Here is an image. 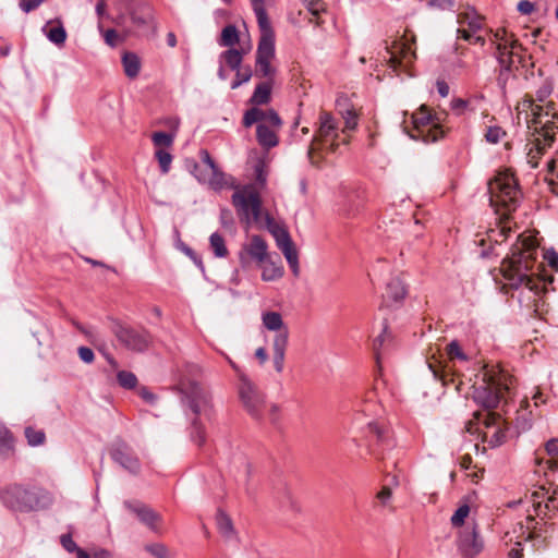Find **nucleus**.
<instances>
[{"mask_svg":"<svg viewBox=\"0 0 558 558\" xmlns=\"http://www.w3.org/2000/svg\"><path fill=\"white\" fill-rule=\"evenodd\" d=\"M117 379L120 386L126 389H132L137 384L136 376L133 373L126 371H120L117 375Z\"/></svg>","mask_w":558,"mask_h":558,"instance_id":"nucleus-45","label":"nucleus"},{"mask_svg":"<svg viewBox=\"0 0 558 558\" xmlns=\"http://www.w3.org/2000/svg\"><path fill=\"white\" fill-rule=\"evenodd\" d=\"M457 547L464 558H475L484 549V539L480 535L477 524L472 522L458 531Z\"/></svg>","mask_w":558,"mask_h":558,"instance_id":"nucleus-18","label":"nucleus"},{"mask_svg":"<svg viewBox=\"0 0 558 558\" xmlns=\"http://www.w3.org/2000/svg\"><path fill=\"white\" fill-rule=\"evenodd\" d=\"M271 97V85L268 82L262 83L256 86L251 102L255 106L266 105L270 101Z\"/></svg>","mask_w":558,"mask_h":558,"instance_id":"nucleus-31","label":"nucleus"},{"mask_svg":"<svg viewBox=\"0 0 558 558\" xmlns=\"http://www.w3.org/2000/svg\"><path fill=\"white\" fill-rule=\"evenodd\" d=\"M530 502L533 507V513L536 517L541 514L545 517L548 512L558 508V495L553 494L547 496V492L542 488L531 495Z\"/></svg>","mask_w":558,"mask_h":558,"instance_id":"nucleus-22","label":"nucleus"},{"mask_svg":"<svg viewBox=\"0 0 558 558\" xmlns=\"http://www.w3.org/2000/svg\"><path fill=\"white\" fill-rule=\"evenodd\" d=\"M483 441L490 447H497L505 441L504 421L493 412L483 414V428L480 430Z\"/></svg>","mask_w":558,"mask_h":558,"instance_id":"nucleus-20","label":"nucleus"},{"mask_svg":"<svg viewBox=\"0 0 558 558\" xmlns=\"http://www.w3.org/2000/svg\"><path fill=\"white\" fill-rule=\"evenodd\" d=\"M146 549L157 558H167V548L161 544L149 545Z\"/></svg>","mask_w":558,"mask_h":558,"instance_id":"nucleus-54","label":"nucleus"},{"mask_svg":"<svg viewBox=\"0 0 558 558\" xmlns=\"http://www.w3.org/2000/svg\"><path fill=\"white\" fill-rule=\"evenodd\" d=\"M306 9L312 15L310 22L319 26L323 24L320 15L326 12V5L322 0H311L306 3Z\"/></svg>","mask_w":558,"mask_h":558,"instance_id":"nucleus-33","label":"nucleus"},{"mask_svg":"<svg viewBox=\"0 0 558 558\" xmlns=\"http://www.w3.org/2000/svg\"><path fill=\"white\" fill-rule=\"evenodd\" d=\"M537 247L532 233L523 232L518 236L511 254L500 265L502 277L511 288H526L536 295L544 290V282L535 271Z\"/></svg>","mask_w":558,"mask_h":558,"instance_id":"nucleus-1","label":"nucleus"},{"mask_svg":"<svg viewBox=\"0 0 558 558\" xmlns=\"http://www.w3.org/2000/svg\"><path fill=\"white\" fill-rule=\"evenodd\" d=\"M195 432L193 434L194 440L197 442V445L202 446L205 442V432L204 429L197 425L196 422L193 423Z\"/></svg>","mask_w":558,"mask_h":558,"instance_id":"nucleus-63","label":"nucleus"},{"mask_svg":"<svg viewBox=\"0 0 558 558\" xmlns=\"http://www.w3.org/2000/svg\"><path fill=\"white\" fill-rule=\"evenodd\" d=\"M284 255L293 275L298 277L300 275L299 254L294 244H290L280 250Z\"/></svg>","mask_w":558,"mask_h":558,"instance_id":"nucleus-34","label":"nucleus"},{"mask_svg":"<svg viewBox=\"0 0 558 558\" xmlns=\"http://www.w3.org/2000/svg\"><path fill=\"white\" fill-rule=\"evenodd\" d=\"M209 242L215 256L223 258L229 254L225 239L219 233H213L209 238Z\"/></svg>","mask_w":558,"mask_h":558,"instance_id":"nucleus-39","label":"nucleus"},{"mask_svg":"<svg viewBox=\"0 0 558 558\" xmlns=\"http://www.w3.org/2000/svg\"><path fill=\"white\" fill-rule=\"evenodd\" d=\"M240 40L239 32L234 25L226 26L221 32L220 45L233 47Z\"/></svg>","mask_w":558,"mask_h":558,"instance_id":"nucleus-36","label":"nucleus"},{"mask_svg":"<svg viewBox=\"0 0 558 558\" xmlns=\"http://www.w3.org/2000/svg\"><path fill=\"white\" fill-rule=\"evenodd\" d=\"M217 525L219 531L225 536H230L233 533V525L231 519L223 512L218 513L217 515Z\"/></svg>","mask_w":558,"mask_h":558,"instance_id":"nucleus-46","label":"nucleus"},{"mask_svg":"<svg viewBox=\"0 0 558 558\" xmlns=\"http://www.w3.org/2000/svg\"><path fill=\"white\" fill-rule=\"evenodd\" d=\"M113 459L126 470L135 473L140 469L137 458H135L128 448H118L112 453Z\"/></svg>","mask_w":558,"mask_h":558,"instance_id":"nucleus-28","label":"nucleus"},{"mask_svg":"<svg viewBox=\"0 0 558 558\" xmlns=\"http://www.w3.org/2000/svg\"><path fill=\"white\" fill-rule=\"evenodd\" d=\"M414 35L405 32L398 40L387 48L389 66L397 71L398 68H408L415 59Z\"/></svg>","mask_w":558,"mask_h":558,"instance_id":"nucleus-16","label":"nucleus"},{"mask_svg":"<svg viewBox=\"0 0 558 558\" xmlns=\"http://www.w3.org/2000/svg\"><path fill=\"white\" fill-rule=\"evenodd\" d=\"M25 437L29 446H40L46 440V435L44 430L35 429L34 427L25 428Z\"/></svg>","mask_w":558,"mask_h":558,"instance_id":"nucleus-41","label":"nucleus"},{"mask_svg":"<svg viewBox=\"0 0 558 558\" xmlns=\"http://www.w3.org/2000/svg\"><path fill=\"white\" fill-rule=\"evenodd\" d=\"M260 38L256 51V66L262 76L271 78L276 70L271 65L275 59V34L271 25H258Z\"/></svg>","mask_w":558,"mask_h":558,"instance_id":"nucleus-14","label":"nucleus"},{"mask_svg":"<svg viewBox=\"0 0 558 558\" xmlns=\"http://www.w3.org/2000/svg\"><path fill=\"white\" fill-rule=\"evenodd\" d=\"M47 37L53 44H57V45L64 44V41L66 39V32L63 28V26L61 25L60 21H58V26L51 27L48 31Z\"/></svg>","mask_w":558,"mask_h":558,"instance_id":"nucleus-43","label":"nucleus"},{"mask_svg":"<svg viewBox=\"0 0 558 558\" xmlns=\"http://www.w3.org/2000/svg\"><path fill=\"white\" fill-rule=\"evenodd\" d=\"M393 490L389 486H383L375 495L376 501L380 508L391 507Z\"/></svg>","mask_w":558,"mask_h":558,"instance_id":"nucleus-40","label":"nucleus"},{"mask_svg":"<svg viewBox=\"0 0 558 558\" xmlns=\"http://www.w3.org/2000/svg\"><path fill=\"white\" fill-rule=\"evenodd\" d=\"M251 48L252 46L250 44L246 47H241V49L230 48L225 51L221 57L232 70H238L242 63L243 56L246 54Z\"/></svg>","mask_w":558,"mask_h":558,"instance_id":"nucleus-29","label":"nucleus"},{"mask_svg":"<svg viewBox=\"0 0 558 558\" xmlns=\"http://www.w3.org/2000/svg\"><path fill=\"white\" fill-rule=\"evenodd\" d=\"M545 449L548 456H550L551 458L558 457V439L553 438L548 440L545 445Z\"/></svg>","mask_w":558,"mask_h":558,"instance_id":"nucleus-60","label":"nucleus"},{"mask_svg":"<svg viewBox=\"0 0 558 558\" xmlns=\"http://www.w3.org/2000/svg\"><path fill=\"white\" fill-rule=\"evenodd\" d=\"M254 123L257 124L256 137L260 146L269 149L278 145V132L282 121L274 109L263 110L254 107L247 110L243 117V124L250 128Z\"/></svg>","mask_w":558,"mask_h":558,"instance_id":"nucleus-5","label":"nucleus"},{"mask_svg":"<svg viewBox=\"0 0 558 558\" xmlns=\"http://www.w3.org/2000/svg\"><path fill=\"white\" fill-rule=\"evenodd\" d=\"M46 0H20V7L24 12L28 13L38 8Z\"/></svg>","mask_w":558,"mask_h":558,"instance_id":"nucleus-55","label":"nucleus"},{"mask_svg":"<svg viewBox=\"0 0 558 558\" xmlns=\"http://www.w3.org/2000/svg\"><path fill=\"white\" fill-rule=\"evenodd\" d=\"M408 293L405 280L401 274H393L386 283L383 304L387 307L399 305Z\"/></svg>","mask_w":558,"mask_h":558,"instance_id":"nucleus-21","label":"nucleus"},{"mask_svg":"<svg viewBox=\"0 0 558 558\" xmlns=\"http://www.w3.org/2000/svg\"><path fill=\"white\" fill-rule=\"evenodd\" d=\"M447 354L450 360L458 359L460 361H468V356L464 354L460 343L457 340L451 341L447 345Z\"/></svg>","mask_w":558,"mask_h":558,"instance_id":"nucleus-47","label":"nucleus"},{"mask_svg":"<svg viewBox=\"0 0 558 558\" xmlns=\"http://www.w3.org/2000/svg\"><path fill=\"white\" fill-rule=\"evenodd\" d=\"M457 38L470 44L485 45V39L478 33L483 28V17L472 8H465L457 15Z\"/></svg>","mask_w":558,"mask_h":558,"instance_id":"nucleus-15","label":"nucleus"},{"mask_svg":"<svg viewBox=\"0 0 558 558\" xmlns=\"http://www.w3.org/2000/svg\"><path fill=\"white\" fill-rule=\"evenodd\" d=\"M61 544L70 553L75 551L78 548L70 534L61 536Z\"/></svg>","mask_w":558,"mask_h":558,"instance_id":"nucleus-59","label":"nucleus"},{"mask_svg":"<svg viewBox=\"0 0 558 558\" xmlns=\"http://www.w3.org/2000/svg\"><path fill=\"white\" fill-rule=\"evenodd\" d=\"M318 130L308 148L307 155L312 163H315L314 153L319 149L335 151L338 147V122L327 111H322L318 117Z\"/></svg>","mask_w":558,"mask_h":558,"instance_id":"nucleus-10","label":"nucleus"},{"mask_svg":"<svg viewBox=\"0 0 558 558\" xmlns=\"http://www.w3.org/2000/svg\"><path fill=\"white\" fill-rule=\"evenodd\" d=\"M413 138H421L424 142H435L444 134L441 119L432 113L430 109L422 105L412 114Z\"/></svg>","mask_w":558,"mask_h":558,"instance_id":"nucleus-11","label":"nucleus"},{"mask_svg":"<svg viewBox=\"0 0 558 558\" xmlns=\"http://www.w3.org/2000/svg\"><path fill=\"white\" fill-rule=\"evenodd\" d=\"M536 524L537 522H535L534 514L530 510H527L526 525H521V530H523L521 537L524 539H530L534 536H538V534L536 533Z\"/></svg>","mask_w":558,"mask_h":558,"instance_id":"nucleus-42","label":"nucleus"},{"mask_svg":"<svg viewBox=\"0 0 558 558\" xmlns=\"http://www.w3.org/2000/svg\"><path fill=\"white\" fill-rule=\"evenodd\" d=\"M231 368L239 379V396L243 407L255 420H262L265 416L266 401L264 393L250 379L245 372L230 356L222 353Z\"/></svg>","mask_w":558,"mask_h":558,"instance_id":"nucleus-6","label":"nucleus"},{"mask_svg":"<svg viewBox=\"0 0 558 558\" xmlns=\"http://www.w3.org/2000/svg\"><path fill=\"white\" fill-rule=\"evenodd\" d=\"M105 41L110 47H116L121 44L125 37L120 36L114 29H107L104 33Z\"/></svg>","mask_w":558,"mask_h":558,"instance_id":"nucleus-50","label":"nucleus"},{"mask_svg":"<svg viewBox=\"0 0 558 558\" xmlns=\"http://www.w3.org/2000/svg\"><path fill=\"white\" fill-rule=\"evenodd\" d=\"M155 157L162 173H168L172 162V155L169 150L160 149L155 151Z\"/></svg>","mask_w":558,"mask_h":558,"instance_id":"nucleus-44","label":"nucleus"},{"mask_svg":"<svg viewBox=\"0 0 558 558\" xmlns=\"http://www.w3.org/2000/svg\"><path fill=\"white\" fill-rule=\"evenodd\" d=\"M506 135V132L500 126H489L485 134L486 140L489 143L497 144L499 143Z\"/></svg>","mask_w":558,"mask_h":558,"instance_id":"nucleus-49","label":"nucleus"},{"mask_svg":"<svg viewBox=\"0 0 558 558\" xmlns=\"http://www.w3.org/2000/svg\"><path fill=\"white\" fill-rule=\"evenodd\" d=\"M175 134L174 132H155L151 134V142L156 148V150L166 149L169 150L174 142Z\"/></svg>","mask_w":558,"mask_h":558,"instance_id":"nucleus-32","label":"nucleus"},{"mask_svg":"<svg viewBox=\"0 0 558 558\" xmlns=\"http://www.w3.org/2000/svg\"><path fill=\"white\" fill-rule=\"evenodd\" d=\"M469 515L470 506L468 504L460 505L450 519L452 526L458 529V531L465 527L468 525L465 524V520Z\"/></svg>","mask_w":558,"mask_h":558,"instance_id":"nucleus-35","label":"nucleus"},{"mask_svg":"<svg viewBox=\"0 0 558 558\" xmlns=\"http://www.w3.org/2000/svg\"><path fill=\"white\" fill-rule=\"evenodd\" d=\"M232 205L247 228L253 223H263L266 211L262 208L260 196L254 185L236 187L232 195Z\"/></svg>","mask_w":558,"mask_h":558,"instance_id":"nucleus-7","label":"nucleus"},{"mask_svg":"<svg viewBox=\"0 0 558 558\" xmlns=\"http://www.w3.org/2000/svg\"><path fill=\"white\" fill-rule=\"evenodd\" d=\"M265 414L268 415V418L272 423H277L280 418V408L275 403H271L269 405L266 404Z\"/></svg>","mask_w":558,"mask_h":558,"instance_id":"nucleus-52","label":"nucleus"},{"mask_svg":"<svg viewBox=\"0 0 558 558\" xmlns=\"http://www.w3.org/2000/svg\"><path fill=\"white\" fill-rule=\"evenodd\" d=\"M122 65L125 75L131 80H134L138 76L142 68L140 57L131 51H126L123 53Z\"/></svg>","mask_w":558,"mask_h":558,"instance_id":"nucleus-27","label":"nucleus"},{"mask_svg":"<svg viewBox=\"0 0 558 558\" xmlns=\"http://www.w3.org/2000/svg\"><path fill=\"white\" fill-rule=\"evenodd\" d=\"M518 119H524L529 129L533 130L537 136L534 140V146L538 153L550 146L556 136L558 126V112L553 101L546 104H536L535 100L525 96L517 106Z\"/></svg>","mask_w":558,"mask_h":558,"instance_id":"nucleus-2","label":"nucleus"},{"mask_svg":"<svg viewBox=\"0 0 558 558\" xmlns=\"http://www.w3.org/2000/svg\"><path fill=\"white\" fill-rule=\"evenodd\" d=\"M259 225L265 226L271 233L279 250L293 243L287 229L277 223L268 213H265L263 223Z\"/></svg>","mask_w":558,"mask_h":558,"instance_id":"nucleus-25","label":"nucleus"},{"mask_svg":"<svg viewBox=\"0 0 558 558\" xmlns=\"http://www.w3.org/2000/svg\"><path fill=\"white\" fill-rule=\"evenodd\" d=\"M544 258L551 268L558 269V254L554 250L546 251Z\"/></svg>","mask_w":558,"mask_h":558,"instance_id":"nucleus-61","label":"nucleus"},{"mask_svg":"<svg viewBox=\"0 0 558 558\" xmlns=\"http://www.w3.org/2000/svg\"><path fill=\"white\" fill-rule=\"evenodd\" d=\"M268 244L260 235H252L247 242L243 243L239 253V262L242 268H248L252 263L256 265L266 260L269 255Z\"/></svg>","mask_w":558,"mask_h":558,"instance_id":"nucleus-19","label":"nucleus"},{"mask_svg":"<svg viewBox=\"0 0 558 558\" xmlns=\"http://www.w3.org/2000/svg\"><path fill=\"white\" fill-rule=\"evenodd\" d=\"M136 513L138 518L147 524L149 527L156 530L158 527V523L160 521L159 515L154 512L151 509L146 507H141L136 509Z\"/></svg>","mask_w":558,"mask_h":558,"instance_id":"nucleus-37","label":"nucleus"},{"mask_svg":"<svg viewBox=\"0 0 558 558\" xmlns=\"http://www.w3.org/2000/svg\"><path fill=\"white\" fill-rule=\"evenodd\" d=\"M232 205L247 228L253 223H263L266 211L262 208L260 196L254 185L236 187L232 195Z\"/></svg>","mask_w":558,"mask_h":558,"instance_id":"nucleus-8","label":"nucleus"},{"mask_svg":"<svg viewBox=\"0 0 558 558\" xmlns=\"http://www.w3.org/2000/svg\"><path fill=\"white\" fill-rule=\"evenodd\" d=\"M199 155L204 168H201L198 165L194 166V175L196 179L216 191L225 187L227 185L226 175L215 163L210 154L206 149H202Z\"/></svg>","mask_w":558,"mask_h":558,"instance_id":"nucleus-17","label":"nucleus"},{"mask_svg":"<svg viewBox=\"0 0 558 558\" xmlns=\"http://www.w3.org/2000/svg\"><path fill=\"white\" fill-rule=\"evenodd\" d=\"M509 218H502L499 216V225L496 229H490L488 232V240L495 243H501L508 236L511 231V227L508 222Z\"/></svg>","mask_w":558,"mask_h":558,"instance_id":"nucleus-30","label":"nucleus"},{"mask_svg":"<svg viewBox=\"0 0 558 558\" xmlns=\"http://www.w3.org/2000/svg\"><path fill=\"white\" fill-rule=\"evenodd\" d=\"M257 266L262 270V280L266 282L279 280L284 275V268L279 256L276 255V258H274L271 253L266 257V260Z\"/></svg>","mask_w":558,"mask_h":558,"instance_id":"nucleus-23","label":"nucleus"},{"mask_svg":"<svg viewBox=\"0 0 558 558\" xmlns=\"http://www.w3.org/2000/svg\"><path fill=\"white\" fill-rule=\"evenodd\" d=\"M270 0H251L253 10L257 17L258 25H271L266 13V4Z\"/></svg>","mask_w":558,"mask_h":558,"instance_id":"nucleus-38","label":"nucleus"},{"mask_svg":"<svg viewBox=\"0 0 558 558\" xmlns=\"http://www.w3.org/2000/svg\"><path fill=\"white\" fill-rule=\"evenodd\" d=\"M78 356L83 362H85L87 364L93 363V361L95 359L93 350L87 347L78 348Z\"/></svg>","mask_w":558,"mask_h":558,"instance_id":"nucleus-56","label":"nucleus"},{"mask_svg":"<svg viewBox=\"0 0 558 558\" xmlns=\"http://www.w3.org/2000/svg\"><path fill=\"white\" fill-rule=\"evenodd\" d=\"M264 162L258 161V163L255 166V173H256V181L264 185L266 183V173L264 171Z\"/></svg>","mask_w":558,"mask_h":558,"instance_id":"nucleus-62","label":"nucleus"},{"mask_svg":"<svg viewBox=\"0 0 558 558\" xmlns=\"http://www.w3.org/2000/svg\"><path fill=\"white\" fill-rule=\"evenodd\" d=\"M484 471L482 469H476L475 466L466 473V477L470 478L472 483H478V481L483 477Z\"/></svg>","mask_w":558,"mask_h":558,"instance_id":"nucleus-64","label":"nucleus"},{"mask_svg":"<svg viewBox=\"0 0 558 558\" xmlns=\"http://www.w3.org/2000/svg\"><path fill=\"white\" fill-rule=\"evenodd\" d=\"M47 498L40 490H29L22 486L8 487L4 502L15 511L36 510L46 505Z\"/></svg>","mask_w":558,"mask_h":558,"instance_id":"nucleus-13","label":"nucleus"},{"mask_svg":"<svg viewBox=\"0 0 558 558\" xmlns=\"http://www.w3.org/2000/svg\"><path fill=\"white\" fill-rule=\"evenodd\" d=\"M429 5L437 10L448 11L454 5L453 0H429Z\"/></svg>","mask_w":558,"mask_h":558,"instance_id":"nucleus-53","label":"nucleus"},{"mask_svg":"<svg viewBox=\"0 0 558 558\" xmlns=\"http://www.w3.org/2000/svg\"><path fill=\"white\" fill-rule=\"evenodd\" d=\"M472 388L474 401L485 409H493L501 400H507L512 389V377L501 371L484 367Z\"/></svg>","mask_w":558,"mask_h":558,"instance_id":"nucleus-3","label":"nucleus"},{"mask_svg":"<svg viewBox=\"0 0 558 558\" xmlns=\"http://www.w3.org/2000/svg\"><path fill=\"white\" fill-rule=\"evenodd\" d=\"M190 407L196 415H209L211 413L213 408L209 393L198 385H193L191 391Z\"/></svg>","mask_w":558,"mask_h":558,"instance_id":"nucleus-24","label":"nucleus"},{"mask_svg":"<svg viewBox=\"0 0 558 558\" xmlns=\"http://www.w3.org/2000/svg\"><path fill=\"white\" fill-rule=\"evenodd\" d=\"M469 105V101L462 99V98H456L451 101V109L456 111L458 114H462L466 107Z\"/></svg>","mask_w":558,"mask_h":558,"instance_id":"nucleus-57","label":"nucleus"},{"mask_svg":"<svg viewBox=\"0 0 558 558\" xmlns=\"http://www.w3.org/2000/svg\"><path fill=\"white\" fill-rule=\"evenodd\" d=\"M118 338L129 349L134 351H143L147 349L150 343V339L147 333H142L129 329L121 330L118 335Z\"/></svg>","mask_w":558,"mask_h":558,"instance_id":"nucleus-26","label":"nucleus"},{"mask_svg":"<svg viewBox=\"0 0 558 558\" xmlns=\"http://www.w3.org/2000/svg\"><path fill=\"white\" fill-rule=\"evenodd\" d=\"M262 323L267 330L276 332L272 339V363L276 372L281 373L283 371L286 350L289 342L288 327L281 314L272 311L262 314Z\"/></svg>","mask_w":558,"mask_h":558,"instance_id":"nucleus-9","label":"nucleus"},{"mask_svg":"<svg viewBox=\"0 0 558 558\" xmlns=\"http://www.w3.org/2000/svg\"><path fill=\"white\" fill-rule=\"evenodd\" d=\"M345 130H354L357 126V114L353 109L347 110L343 114Z\"/></svg>","mask_w":558,"mask_h":558,"instance_id":"nucleus-51","label":"nucleus"},{"mask_svg":"<svg viewBox=\"0 0 558 558\" xmlns=\"http://www.w3.org/2000/svg\"><path fill=\"white\" fill-rule=\"evenodd\" d=\"M235 71H236L235 80L233 81V83L231 85L232 89H235L239 86H241L243 83L248 82L252 77V71L250 68H246V69L239 68Z\"/></svg>","mask_w":558,"mask_h":558,"instance_id":"nucleus-48","label":"nucleus"},{"mask_svg":"<svg viewBox=\"0 0 558 558\" xmlns=\"http://www.w3.org/2000/svg\"><path fill=\"white\" fill-rule=\"evenodd\" d=\"M489 202L495 213L509 218L521 199L518 181L510 171H500L488 182Z\"/></svg>","mask_w":558,"mask_h":558,"instance_id":"nucleus-4","label":"nucleus"},{"mask_svg":"<svg viewBox=\"0 0 558 558\" xmlns=\"http://www.w3.org/2000/svg\"><path fill=\"white\" fill-rule=\"evenodd\" d=\"M518 11L522 14H531L535 11V4L529 0H522L518 3Z\"/></svg>","mask_w":558,"mask_h":558,"instance_id":"nucleus-58","label":"nucleus"},{"mask_svg":"<svg viewBox=\"0 0 558 558\" xmlns=\"http://www.w3.org/2000/svg\"><path fill=\"white\" fill-rule=\"evenodd\" d=\"M493 43L496 45L497 59L504 69L511 70L520 63L521 45L513 34L505 28H498L493 35Z\"/></svg>","mask_w":558,"mask_h":558,"instance_id":"nucleus-12","label":"nucleus"}]
</instances>
